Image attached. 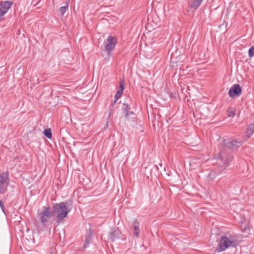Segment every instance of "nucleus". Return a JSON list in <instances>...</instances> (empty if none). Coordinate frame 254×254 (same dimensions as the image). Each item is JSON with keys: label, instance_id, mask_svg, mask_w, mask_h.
Here are the masks:
<instances>
[{"label": "nucleus", "instance_id": "1", "mask_svg": "<svg viewBox=\"0 0 254 254\" xmlns=\"http://www.w3.org/2000/svg\"><path fill=\"white\" fill-rule=\"evenodd\" d=\"M221 144L222 147L217 159V163L220 166L221 170L218 174H220L229 165L233 159L231 152L237 150L242 145L243 141L237 139H224Z\"/></svg>", "mask_w": 254, "mask_h": 254}, {"label": "nucleus", "instance_id": "2", "mask_svg": "<svg viewBox=\"0 0 254 254\" xmlns=\"http://www.w3.org/2000/svg\"><path fill=\"white\" fill-rule=\"evenodd\" d=\"M72 208L71 200H67L65 201L53 204V212L54 215H56L57 219L61 221L67 217Z\"/></svg>", "mask_w": 254, "mask_h": 254}, {"label": "nucleus", "instance_id": "3", "mask_svg": "<svg viewBox=\"0 0 254 254\" xmlns=\"http://www.w3.org/2000/svg\"><path fill=\"white\" fill-rule=\"evenodd\" d=\"M237 245V240L231 236H224L221 238L216 248V251L221 252L229 248H234Z\"/></svg>", "mask_w": 254, "mask_h": 254}, {"label": "nucleus", "instance_id": "4", "mask_svg": "<svg viewBox=\"0 0 254 254\" xmlns=\"http://www.w3.org/2000/svg\"><path fill=\"white\" fill-rule=\"evenodd\" d=\"M54 215L53 210L51 211L49 206L43 207V211L39 214V219L42 224H45L48 221V219Z\"/></svg>", "mask_w": 254, "mask_h": 254}, {"label": "nucleus", "instance_id": "5", "mask_svg": "<svg viewBox=\"0 0 254 254\" xmlns=\"http://www.w3.org/2000/svg\"><path fill=\"white\" fill-rule=\"evenodd\" d=\"M117 43V39L112 36H109L107 38L106 41L104 42L105 50L108 52L109 55H111L112 51L115 49Z\"/></svg>", "mask_w": 254, "mask_h": 254}, {"label": "nucleus", "instance_id": "6", "mask_svg": "<svg viewBox=\"0 0 254 254\" xmlns=\"http://www.w3.org/2000/svg\"><path fill=\"white\" fill-rule=\"evenodd\" d=\"M122 113L125 116L127 120H129L130 119L135 118L134 113L130 111V106L126 103H124L122 105Z\"/></svg>", "mask_w": 254, "mask_h": 254}, {"label": "nucleus", "instance_id": "7", "mask_svg": "<svg viewBox=\"0 0 254 254\" xmlns=\"http://www.w3.org/2000/svg\"><path fill=\"white\" fill-rule=\"evenodd\" d=\"M242 90L238 84H234L229 91V95L232 98L239 97L242 93Z\"/></svg>", "mask_w": 254, "mask_h": 254}, {"label": "nucleus", "instance_id": "8", "mask_svg": "<svg viewBox=\"0 0 254 254\" xmlns=\"http://www.w3.org/2000/svg\"><path fill=\"white\" fill-rule=\"evenodd\" d=\"M13 2L10 1H4L0 2V20L1 17L7 12L12 5Z\"/></svg>", "mask_w": 254, "mask_h": 254}, {"label": "nucleus", "instance_id": "9", "mask_svg": "<svg viewBox=\"0 0 254 254\" xmlns=\"http://www.w3.org/2000/svg\"><path fill=\"white\" fill-rule=\"evenodd\" d=\"M121 234L122 233L119 228L114 227L110 229L108 238L112 242H114L121 238Z\"/></svg>", "mask_w": 254, "mask_h": 254}, {"label": "nucleus", "instance_id": "10", "mask_svg": "<svg viewBox=\"0 0 254 254\" xmlns=\"http://www.w3.org/2000/svg\"><path fill=\"white\" fill-rule=\"evenodd\" d=\"M8 181L7 178L2 176L0 174V193H3L6 190Z\"/></svg>", "mask_w": 254, "mask_h": 254}, {"label": "nucleus", "instance_id": "11", "mask_svg": "<svg viewBox=\"0 0 254 254\" xmlns=\"http://www.w3.org/2000/svg\"><path fill=\"white\" fill-rule=\"evenodd\" d=\"M93 236V232L92 229L90 228L87 232L85 236V242L83 245V247L85 249L87 248L90 244L92 242V238Z\"/></svg>", "mask_w": 254, "mask_h": 254}, {"label": "nucleus", "instance_id": "12", "mask_svg": "<svg viewBox=\"0 0 254 254\" xmlns=\"http://www.w3.org/2000/svg\"><path fill=\"white\" fill-rule=\"evenodd\" d=\"M139 224L138 222H136V221H134L133 224V235L136 237H137L139 236V232H140L139 229Z\"/></svg>", "mask_w": 254, "mask_h": 254}, {"label": "nucleus", "instance_id": "13", "mask_svg": "<svg viewBox=\"0 0 254 254\" xmlns=\"http://www.w3.org/2000/svg\"><path fill=\"white\" fill-rule=\"evenodd\" d=\"M203 0H192L190 7L195 9H197L201 5Z\"/></svg>", "mask_w": 254, "mask_h": 254}, {"label": "nucleus", "instance_id": "14", "mask_svg": "<svg viewBox=\"0 0 254 254\" xmlns=\"http://www.w3.org/2000/svg\"><path fill=\"white\" fill-rule=\"evenodd\" d=\"M44 135L48 138L51 139L52 136V131L50 128H47L44 130Z\"/></svg>", "mask_w": 254, "mask_h": 254}, {"label": "nucleus", "instance_id": "15", "mask_svg": "<svg viewBox=\"0 0 254 254\" xmlns=\"http://www.w3.org/2000/svg\"><path fill=\"white\" fill-rule=\"evenodd\" d=\"M68 2L67 1L65 5L62 6L60 8L59 11L62 15H63L65 13L67 9H68Z\"/></svg>", "mask_w": 254, "mask_h": 254}, {"label": "nucleus", "instance_id": "16", "mask_svg": "<svg viewBox=\"0 0 254 254\" xmlns=\"http://www.w3.org/2000/svg\"><path fill=\"white\" fill-rule=\"evenodd\" d=\"M254 133V124H252L249 125L247 129L248 135H251Z\"/></svg>", "mask_w": 254, "mask_h": 254}, {"label": "nucleus", "instance_id": "17", "mask_svg": "<svg viewBox=\"0 0 254 254\" xmlns=\"http://www.w3.org/2000/svg\"><path fill=\"white\" fill-rule=\"evenodd\" d=\"M125 79L124 78H122V79L120 80V89L118 90V91H119L122 93L123 92V90L125 89Z\"/></svg>", "mask_w": 254, "mask_h": 254}, {"label": "nucleus", "instance_id": "18", "mask_svg": "<svg viewBox=\"0 0 254 254\" xmlns=\"http://www.w3.org/2000/svg\"><path fill=\"white\" fill-rule=\"evenodd\" d=\"M235 112H236V110H234L233 109H229L228 110V116L229 117H234L235 116Z\"/></svg>", "mask_w": 254, "mask_h": 254}, {"label": "nucleus", "instance_id": "19", "mask_svg": "<svg viewBox=\"0 0 254 254\" xmlns=\"http://www.w3.org/2000/svg\"><path fill=\"white\" fill-rule=\"evenodd\" d=\"M248 55L250 58L254 57V46L251 47L248 51Z\"/></svg>", "mask_w": 254, "mask_h": 254}, {"label": "nucleus", "instance_id": "20", "mask_svg": "<svg viewBox=\"0 0 254 254\" xmlns=\"http://www.w3.org/2000/svg\"><path fill=\"white\" fill-rule=\"evenodd\" d=\"M122 94H123L122 92L118 90L115 96V98L119 99L121 97Z\"/></svg>", "mask_w": 254, "mask_h": 254}, {"label": "nucleus", "instance_id": "21", "mask_svg": "<svg viewBox=\"0 0 254 254\" xmlns=\"http://www.w3.org/2000/svg\"><path fill=\"white\" fill-rule=\"evenodd\" d=\"M0 206L1 209H2V211L4 212V203L2 201L0 200Z\"/></svg>", "mask_w": 254, "mask_h": 254}, {"label": "nucleus", "instance_id": "22", "mask_svg": "<svg viewBox=\"0 0 254 254\" xmlns=\"http://www.w3.org/2000/svg\"><path fill=\"white\" fill-rule=\"evenodd\" d=\"M118 99H116V98L114 99L113 102L112 103V106H113L114 105L116 104V103H117Z\"/></svg>", "mask_w": 254, "mask_h": 254}, {"label": "nucleus", "instance_id": "23", "mask_svg": "<svg viewBox=\"0 0 254 254\" xmlns=\"http://www.w3.org/2000/svg\"><path fill=\"white\" fill-rule=\"evenodd\" d=\"M250 230L249 228H245V229L244 230V231L247 232V230Z\"/></svg>", "mask_w": 254, "mask_h": 254}, {"label": "nucleus", "instance_id": "24", "mask_svg": "<svg viewBox=\"0 0 254 254\" xmlns=\"http://www.w3.org/2000/svg\"><path fill=\"white\" fill-rule=\"evenodd\" d=\"M158 165H159V167H161L162 166V163H159V164H158Z\"/></svg>", "mask_w": 254, "mask_h": 254}, {"label": "nucleus", "instance_id": "25", "mask_svg": "<svg viewBox=\"0 0 254 254\" xmlns=\"http://www.w3.org/2000/svg\"><path fill=\"white\" fill-rule=\"evenodd\" d=\"M155 167H156V168L157 169V170H159V167H158V165H155Z\"/></svg>", "mask_w": 254, "mask_h": 254}]
</instances>
